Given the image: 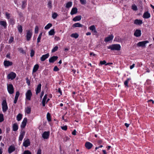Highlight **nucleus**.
Returning a JSON list of instances; mask_svg holds the SVG:
<instances>
[{"mask_svg":"<svg viewBox=\"0 0 154 154\" xmlns=\"http://www.w3.org/2000/svg\"><path fill=\"white\" fill-rule=\"evenodd\" d=\"M107 48L111 50L119 51L120 50L121 46L119 44H113L108 46Z\"/></svg>","mask_w":154,"mask_h":154,"instance_id":"f257e3e1","label":"nucleus"},{"mask_svg":"<svg viewBox=\"0 0 154 154\" xmlns=\"http://www.w3.org/2000/svg\"><path fill=\"white\" fill-rule=\"evenodd\" d=\"M2 110L4 112H6L8 109L7 103L6 100H3L2 103Z\"/></svg>","mask_w":154,"mask_h":154,"instance_id":"f03ea898","label":"nucleus"},{"mask_svg":"<svg viewBox=\"0 0 154 154\" xmlns=\"http://www.w3.org/2000/svg\"><path fill=\"white\" fill-rule=\"evenodd\" d=\"M149 43V41L147 40L140 42L137 43V47H141L142 48H145L146 46V44Z\"/></svg>","mask_w":154,"mask_h":154,"instance_id":"7ed1b4c3","label":"nucleus"},{"mask_svg":"<svg viewBox=\"0 0 154 154\" xmlns=\"http://www.w3.org/2000/svg\"><path fill=\"white\" fill-rule=\"evenodd\" d=\"M7 90L8 93L10 94H12L14 92V88L12 84H8Z\"/></svg>","mask_w":154,"mask_h":154,"instance_id":"20e7f679","label":"nucleus"},{"mask_svg":"<svg viewBox=\"0 0 154 154\" xmlns=\"http://www.w3.org/2000/svg\"><path fill=\"white\" fill-rule=\"evenodd\" d=\"M32 32L31 30H29L27 31L26 34V39L27 41H29L30 40L32 36Z\"/></svg>","mask_w":154,"mask_h":154,"instance_id":"39448f33","label":"nucleus"},{"mask_svg":"<svg viewBox=\"0 0 154 154\" xmlns=\"http://www.w3.org/2000/svg\"><path fill=\"white\" fill-rule=\"evenodd\" d=\"M32 95L31 90H28L25 94L26 99L29 100H30Z\"/></svg>","mask_w":154,"mask_h":154,"instance_id":"423d86ee","label":"nucleus"},{"mask_svg":"<svg viewBox=\"0 0 154 154\" xmlns=\"http://www.w3.org/2000/svg\"><path fill=\"white\" fill-rule=\"evenodd\" d=\"M16 75L15 73L11 72L8 75L7 77L8 79L13 80L15 78Z\"/></svg>","mask_w":154,"mask_h":154,"instance_id":"0eeeda50","label":"nucleus"},{"mask_svg":"<svg viewBox=\"0 0 154 154\" xmlns=\"http://www.w3.org/2000/svg\"><path fill=\"white\" fill-rule=\"evenodd\" d=\"M30 142L29 139H27L26 140H24V142L23 143V146L25 147H27L30 146Z\"/></svg>","mask_w":154,"mask_h":154,"instance_id":"6e6552de","label":"nucleus"},{"mask_svg":"<svg viewBox=\"0 0 154 154\" xmlns=\"http://www.w3.org/2000/svg\"><path fill=\"white\" fill-rule=\"evenodd\" d=\"M49 131H45L42 134V137L44 139H47L49 138Z\"/></svg>","mask_w":154,"mask_h":154,"instance_id":"1a4fd4ad","label":"nucleus"},{"mask_svg":"<svg viewBox=\"0 0 154 154\" xmlns=\"http://www.w3.org/2000/svg\"><path fill=\"white\" fill-rule=\"evenodd\" d=\"M13 64V63L12 62L9 60H5L4 62V65L5 67H8L11 66Z\"/></svg>","mask_w":154,"mask_h":154,"instance_id":"9d476101","label":"nucleus"},{"mask_svg":"<svg viewBox=\"0 0 154 154\" xmlns=\"http://www.w3.org/2000/svg\"><path fill=\"white\" fill-rule=\"evenodd\" d=\"M25 132L24 131L22 130L20 132L19 137V141H21L25 134Z\"/></svg>","mask_w":154,"mask_h":154,"instance_id":"9b49d317","label":"nucleus"},{"mask_svg":"<svg viewBox=\"0 0 154 154\" xmlns=\"http://www.w3.org/2000/svg\"><path fill=\"white\" fill-rule=\"evenodd\" d=\"M27 121V119L26 118H24L20 126L21 128H23L25 127L26 125Z\"/></svg>","mask_w":154,"mask_h":154,"instance_id":"f8f14e48","label":"nucleus"},{"mask_svg":"<svg viewBox=\"0 0 154 154\" xmlns=\"http://www.w3.org/2000/svg\"><path fill=\"white\" fill-rule=\"evenodd\" d=\"M58 57L57 56H53L50 57L49 59V62L50 63H54L58 59Z\"/></svg>","mask_w":154,"mask_h":154,"instance_id":"ddd939ff","label":"nucleus"},{"mask_svg":"<svg viewBox=\"0 0 154 154\" xmlns=\"http://www.w3.org/2000/svg\"><path fill=\"white\" fill-rule=\"evenodd\" d=\"M93 146V144L89 142H87L85 144V147L88 149H91Z\"/></svg>","mask_w":154,"mask_h":154,"instance_id":"4468645a","label":"nucleus"},{"mask_svg":"<svg viewBox=\"0 0 154 154\" xmlns=\"http://www.w3.org/2000/svg\"><path fill=\"white\" fill-rule=\"evenodd\" d=\"M141 35V31L140 29H136L134 33V35L136 37H139Z\"/></svg>","mask_w":154,"mask_h":154,"instance_id":"2eb2a0df","label":"nucleus"},{"mask_svg":"<svg viewBox=\"0 0 154 154\" xmlns=\"http://www.w3.org/2000/svg\"><path fill=\"white\" fill-rule=\"evenodd\" d=\"M49 56V54L47 53L46 54L43 55L40 58V60L42 61H45L46 59L48 58Z\"/></svg>","mask_w":154,"mask_h":154,"instance_id":"dca6fc26","label":"nucleus"},{"mask_svg":"<svg viewBox=\"0 0 154 154\" xmlns=\"http://www.w3.org/2000/svg\"><path fill=\"white\" fill-rule=\"evenodd\" d=\"M113 37L114 36L112 35H110L105 38L104 41L106 42H107L110 41L112 40L113 39Z\"/></svg>","mask_w":154,"mask_h":154,"instance_id":"f3484780","label":"nucleus"},{"mask_svg":"<svg viewBox=\"0 0 154 154\" xmlns=\"http://www.w3.org/2000/svg\"><path fill=\"white\" fill-rule=\"evenodd\" d=\"M15 150V148L14 146H10L8 149V152L9 153L11 154Z\"/></svg>","mask_w":154,"mask_h":154,"instance_id":"a211bd4d","label":"nucleus"},{"mask_svg":"<svg viewBox=\"0 0 154 154\" xmlns=\"http://www.w3.org/2000/svg\"><path fill=\"white\" fill-rule=\"evenodd\" d=\"M42 85L41 84H39L37 86L35 91L36 94L37 95L40 93L41 91Z\"/></svg>","mask_w":154,"mask_h":154,"instance_id":"6ab92c4d","label":"nucleus"},{"mask_svg":"<svg viewBox=\"0 0 154 154\" xmlns=\"http://www.w3.org/2000/svg\"><path fill=\"white\" fill-rule=\"evenodd\" d=\"M150 17V14L148 11L145 12L143 15V17L144 19H148Z\"/></svg>","mask_w":154,"mask_h":154,"instance_id":"aec40b11","label":"nucleus"},{"mask_svg":"<svg viewBox=\"0 0 154 154\" xmlns=\"http://www.w3.org/2000/svg\"><path fill=\"white\" fill-rule=\"evenodd\" d=\"M78 12V9L77 8H73L71 10V11L70 12V14L71 15H73L74 14H76Z\"/></svg>","mask_w":154,"mask_h":154,"instance_id":"412c9836","label":"nucleus"},{"mask_svg":"<svg viewBox=\"0 0 154 154\" xmlns=\"http://www.w3.org/2000/svg\"><path fill=\"white\" fill-rule=\"evenodd\" d=\"M0 25L3 26L4 29H6L7 26V23L5 21H0Z\"/></svg>","mask_w":154,"mask_h":154,"instance_id":"4be33fe9","label":"nucleus"},{"mask_svg":"<svg viewBox=\"0 0 154 154\" xmlns=\"http://www.w3.org/2000/svg\"><path fill=\"white\" fill-rule=\"evenodd\" d=\"M143 23L142 21L140 20L136 19L134 20V24L137 25H140Z\"/></svg>","mask_w":154,"mask_h":154,"instance_id":"5701e85b","label":"nucleus"},{"mask_svg":"<svg viewBox=\"0 0 154 154\" xmlns=\"http://www.w3.org/2000/svg\"><path fill=\"white\" fill-rule=\"evenodd\" d=\"M39 67V65L38 64H36L34 65L33 67L32 70V73L36 72L38 70Z\"/></svg>","mask_w":154,"mask_h":154,"instance_id":"b1692460","label":"nucleus"},{"mask_svg":"<svg viewBox=\"0 0 154 154\" xmlns=\"http://www.w3.org/2000/svg\"><path fill=\"white\" fill-rule=\"evenodd\" d=\"M81 19V16L80 15H79L75 16L73 19L72 20L76 22L80 20Z\"/></svg>","mask_w":154,"mask_h":154,"instance_id":"393cba45","label":"nucleus"},{"mask_svg":"<svg viewBox=\"0 0 154 154\" xmlns=\"http://www.w3.org/2000/svg\"><path fill=\"white\" fill-rule=\"evenodd\" d=\"M12 128L13 130L14 131H16L18 129V126L17 123H15L13 124Z\"/></svg>","mask_w":154,"mask_h":154,"instance_id":"a878e982","label":"nucleus"},{"mask_svg":"<svg viewBox=\"0 0 154 154\" xmlns=\"http://www.w3.org/2000/svg\"><path fill=\"white\" fill-rule=\"evenodd\" d=\"M31 108L30 106H28L25 109V112L27 114H29L30 113Z\"/></svg>","mask_w":154,"mask_h":154,"instance_id":"bb28decb","label":"nucleus"},{"mask_svg":"<svg viewBox=\"0 0 154 154\" xmlns=\"http://www.w3.org/2000/svg\"><path fill=\"white\" fill-rule=\"evenodd\" d=\"M83 25L80 24L79 23H75L72 25V27H73L75 28L76 27H82L83 26Z\"/></svg>","mask_w":154,"mask_h":154,"instance_id":"cd10ccee","label":"nucleus"},{"mask_svg":"<svg viewBox=\"0 0 154 154\" xmlns=\"http://www.w3.org/2000/svg\"><path fill=\"white\" fill-rule=\"evenodd\" d=\"M22 115L19 113L18 114L17 116V120L19 121H20L22 119Z\"/></svg>","mask_w":154,"mask_h":154,"instance_id":"c85d7f7f","label":"nucleus"},{"mask_svg":"<svg viewBox=\"0 0 154 154\" xmlns=\"http://www.w3.org/2000/svg\"><path fill=\"white\" fill-rule=\"evenodd\" d=\"M131 80V79L130 78H128L127 80L125 81L124 82V85L125 87H128V82L129 81Z\"/></svg>","mask_w":154,"mask_h":154,"instance_id":"c756f323","label":"nucleus"},{"mask_svg":"<svg viewBox=\"0 0 154 154\" xmlns=\"http://www.w3.org/2000/svg\"><path fill=\"white\" fill-rule=\"evenodd\" d=\"M72 5V2H67L66 5V8H69Z\"/></svg>","mask_w":154,"mask_h":154,"instance_id":"7c9ffc66","label":"nucleus"},{"mask_svg":"<svg viewBox=\"0 0 154 154\" xmlns=\"http://www.w3.org/2000/svg\"><path fill=\"white\" fill-rule=\"evenodd\" d=\"M55 34L54 29H51L49 32L48 34L50 35H54Z\"/></svg>","mask_w":154,"mask_h":154,"instance_id":"2f4dec72","label":"nucleus"},{"mask_svg":"<svg viewBox=\"0 0 154 154\" xmlns=\"http://www.w3.org/2000/svg\"><path fill=\"white\" fill-rule=\"evenodd\" d=\"M17 28L18 29V32L21 33L23 32L22 26L21 25H18L17 26Z\"/></svg>","mask_w":154,"mask_h":154,"instance_id":"473e14b6","label":"nucleus"},{"mask_svg":"<svg viewBox=\"0 0 154 154\" xmlns=\"http://www.w3.org/2000/svg\"><path fill=\"white\" fill-rule=\"evenodd\" d=\"M18 50L20 53H22V54H25L26 53V52L23 50L22 48H18Z\"/></svg>","mask_w":154,"mask_h":154,"instance_id":"72a5a7b5","label":"nucleus"},{"mask_svg":"<svg viewBox=\"0 0 154 154\" xmlns=\"http://www.w3.org/2000/svg\"><path fill=\"white\" fill-rule=\"evenodd\" d=\"M9 22L12 25H14L15 23V20L13 18H11L9 20Z\"/></svg>","mask_w":154,"mask_h":154,"instance_id":"f704fd0d","label":"nucleus"},{"mask_svg":"<svg viewBox=\"0 0 154 154\" xmlns=\"http://www.w3.org/2000/svg\"><path fill=\"white\" fill-rule=\"evenodd\" d=\"M79 36V35L77 33H73L71 35V36L72 37L74 38H77Z\"/></svg>","mask_w":154,"mask_h":154,"instance_id":"c9c22d12","label":"nucleus"},{"mask_svg":"<svg viewBox=\"0 0 154 154\" xmlns=\"http://www.w3.org/2000/svg\"><path fill=\"white\" fill-rule=\"evenodd\" d=\"M52 26V24L51 23H48L45 27V29H49Z\"/></svg>","mask_w":154,"mask_h":154,"instance_id":"e433bc0d","label":"nucleus"},{"mask_svg":"<svg viewBox=\"0 0 154 154\" xmlns=\"http://www.w3.org/2000/svg\"><path fill=\"white\" fill-rule=\"evenodd\" d=\"M26 5V2L25 1H22V7L23 9L25 8Z\"/></svg>","mask_w":154,"mask_h":154,"instance_id":"4c0bfd02","label":"nucleus"},{"mask_svg":"<svg viewBox=\"0 0 154 154\" xmlns=\"http://www.w3.org/2000/svg\"><path fill=\"white\" fill-rule=\"evenodd\" d=\"M47 118L48 121V122H50L51 121V116L50 113L48 112L47 115Z\"/></svg>","mask_w":154,"mask_h":154,"instance_id":"58836bf2","label":"nucleus"},{"mask_svg":"<svg viewBox=\"0 0 154 154\" xmlns=\"http://www.w3.org/2000/svg\"><path fill=\"white\" fill-rule=\"evenodd\" d=\"M52 2L51 1H49L48 2V7L49 8H52Z\"/></svg>","mask_w":154,"mask_h":154,"instance_id":"ea45409f","label":"nucleus"},{"mask_svg":"<svg viewBox=\"0 0 154 154\" xmlns=\"http://www.w3.org/2000/svg\"><path fill=\"white\" fill-rule=\"evenodd\" d=\"M132 9L134 11H136L137 10V8L136 5H133L131 6Z\"/></svg>","mask_w":154,"mask_h":154,"instance_id":"a19ab883","label":"nucleus"},{"mask_svg":"<svg viewBox=\"0 0 154 154\" xmlns=\"http://www.w3.org/2000/svg\"><path fill=\"white\" fill-rule=\"evenodd\" d=\"M106 62L105 60H103V61H100V64L101 65H104L105 64V65H108L109 64V63H106Z\"/></svg>","mask_w":154,"mask_h":154,"instance_id":"79ce46f5","label":"nucleus"},{"mask_svg":"<svg viewBox=\"0 0 154 154\" xmlns=\"http://www.w3.org/2000/svg\"><path fill=\"white\" fill-rule=\"evenodd\" d=\"M4 120L3 115L2 113L0 114V122H3Z\"/></svg>","mask_w":154,"mask_h":154,"instance_id":"37998d69","label":"nucleus"},{"mask_svg":"<svg viewBox=\"0 0 154 154\" xmlns=\"http://www.w3.org/2000/svg\"><path fill=\"white\" fill-rule=\"evenodd\" d=\"M58 47L57 46H55V47L54 48L52 49L51 51V52L52 53L56 51H57L58 49Z\"/></svg>","mask_w":154,"mask_h":154,"instance_id":"c03bdc74","label":"nucleus"},{"mask_svg":"<svg viewBox=\"0 0 154 154\" xmlns=\"http://www.w3.org/2000/svg\"><path fill=\"white\" fill-rule=\"evenodd\" d=\"M5 16L6 17V18H7L8 20H9L10 17V14L9 13L6 12L5 13Z\"/></svg>","mask_w":154,"mask_h":154,"instance_id":"a18cd8bd","label":"nucleus"},{"mask_svg":"<svg viewBox=\"0 0 154 154\" xmlns=\"http://www.w3.org/2000/svg\"><path fill=\"white\" fill-rule=\"evenodd\" d=\"M35 54V51L33 50H31V52L30 53V56L31 57H33Z\"/></svg>","mask_w":154,"mask_h":154,"instance_id":"49530a36","label":"nucleus"},{"mask_svg":"<svg viewBox=\"0 0 154 154\" xmlns=\"http://www.w3.org/2000/svg\"><path fill=\"white\" fill-rule=\"evenodd\" d=\"M57 16V14L56 13H54L52 15V17L54 19H55Z\"/></svg>","mask_w":154,"mask_h":154,"instance_id":"de8ad7c7","label":"nucleus"},{"mask_svg":"<svg viewBox=\"0 0 154 154\" xmlns=\"http://www.w3.org/2000/svg\"><path fill=\"white\" fill-rule=\"evenodd\" d=\"M89 28L90 30L92 31L93 30H94V29H95V27L94 25H92L89 27Z\"/></svg>","mask_w":154,"mask_h":154,"instance_id":"09e8293b","label":"nucleus"},{"mask_svg":"<svg viewBox=\"0 0 154 154\" xmlns=\"http://www.w3.org/2000/svg\"><path fill=\"white\" fill-rule=\"evenodd\" d=\"M20 95V92L19 91H17L16 92V95L15 98L18 99Z\"/></svg>","mask_w":154,"mask_h":154,"instance_id":"8fccbe9b","label":"nucleus"},{"mask_svg":"<svg viewBox=\"0 0 154 154\" xmlns=\"http://www.w3.org/2000/svg\"><path fill=\"white\" fill-rule=\"evenodd\" d=\"M59 69L58 68V67H57V66H55L54 68V69H53V70L54 71H56V72H57V71H59Z\"/></svg>","mask_w":154,"mask_h":154,"instance_id":"3c124183","label":"nucleus"},{"mask_svg":"<svg viewBox=\"0 0 154 154\" xmlns=\"http://www.w3.org/2000/svg\"><path fill=\"white\" fill-rule=\"evenodd\" d=\"M38 27L37 26H35V33H38Z\"/></svg>","mask_w":154,"mask_h":154,"instance_id":"603ef678","label":"nucleus"},{"mask_svg":"<svg viewBox=\"0 0 154 154\" xmlns=\"http://www.w3.org/2000/svg\"><path fill=\"white\" fill-rule=\"evenodd\" d=\"M14 38L13 37H11L9 40V43H11L14 41Z\"/></svg>","mask_w":154,"mask_h":154,"instance_id":"864d4df0","label":"nucleus"},{"mask_svg":"<svg viewBox=\"0 0 154 154\" xmlns=\"http://www.w3.org/2000/svg\"><path fill=\"white\" fill-rule=\"evenodd\" d=\"M61 128L62 130L64 131H66L67 130V126L65 125L61 127Z\"/></svg>","mask_w":154,"mask_h":154,"instance_id":"5fc2aeb1","label":"nucleus"},{"mask_svg":"<svg viewBox=\"0 0 154 154\" xmlns=\"http://www.w3.org/2000/svg\"><path fill=\"white\" fill-rule=\"evenodd\" d=\"M23 154H31V153L29 150H27L24 151Z\"/></svg>","mask_w":154,"mask_h":154,"instance_id":"6e6d98bb","label":"nucleus"},{"mask_svg":"<svg viewBox=\"0 0 154 154\" xmlns=\"http://www.w3.org/2000/svg\"><path fill=\"white\" fill-rule=\"evenodd\" d=\"M80 2L81 4L85 5L86 4V1L85 0H80Z\"/></svg>","mask_w":154,"mask_h":154,"instance_id":"4d7b16f0","label":"nucleus"},{"mask_svg":"<svg viewBox=\"0 0 154 154\" xmlns=\"http://www.w3.org/2000/svg\"><path fill=\"white\" fill-rule=\"evenodd\" d=\"M47 94H45L44 95V97H43V99L42 100L46 101V100L47 99Z\"/></svg>","mask_w":154,"mask_h":154,"instance_id":"13d9d810","label":"nucleus"},{"mask_svg":"<svg viewBox=\"0 0 154 154\" xmlns=\"http://www.w3.org/2000/svg\"><path fill=\"white\" fill-rule=\"evenodd\" d=\"M76 131L75 130H74L72 132V134L73 135H75L76 134Z\"/></svg>","mask_w":154,"mask_h":154,"instance_id":"bf43d9fd","label":"nucleus"},{"mask_svg":"<svg viewBox=\"0 0 154 154\" xmlns=\"http://www.w3.org/2000/svg\"><path fill=\"white\" fill-rule=\"evenodd\" d=\"M37 154H41V149H38Z\"/></svg>","mask_w":154,"mask_h":154,"instance_id":"052dcab7","label":"nucleus"},{"mask_svg":"<svg viewBox=\"0 0 154 154\" xmlns=\"http://www.w3.org/2000/svg\"><path fill=\"white\" fill-rule=\"evenodd\" d=\"M44 91H42V92H41V94H40V98H42V97H43V96L44 94Z\"/></svg>","mask_w":154,"mask_h":154,"instance_id":"680f3d73","label":"nucleus"},{"mask_svg":"<svg viewBox=\"0 0 154 154\" xmlns=\"http://www.w3.org/2000/svg\"><path fill=\"white\" fill-rule=\"evenodd\" d=\"M54 39L56 41H58L60 39V38L59 37L55 36L54 37Z\"/></svg>","mask_w":154,"mask_h":154,"instance_id":"e2e57ef3","label":"nucleus"},{"mask_svg":"<svg viewBox=\"0 0 154 154\" xmlns=\"http://www.w3.org/2000/svg\"><path fill=\"white\" fill-rule=\"evenodd\" d=\"M41 37L38 36V38H37V43H38L39 42H40V40H41Z\"/></svg>","mask_w":154,"mask_h":154,"instance_id":"0e129e2a","label":"nucleus"},{"mask_svg":"<svg viewBox=\"0 0 154 154\" xmlns=\"http://www.w3.org/2000/svg\"><path fill=\"white\" fill-rule=\"evenodd\" d=\"M26 83L28 85H29L30 84V82L29 80L28 79V78H27L26 79Z\"/></svg>","mask_w":154,"mask_h":154,"instance_id":"69168bd1","label":"nucleus"},{"mask_svg":"<svg viewBox=\"0 0 154 154\" xmlns=\"http://www.w3.org/2000/svg\"><path fill=\"white\" fill-rule=\"evenodd\" d=\"M134 66L135 64L134 63L132 65L130 66V69H132L134 67Z\"/></svg>","mask_w":154,"mask_h":154,"instance_id":"338daca9","label":"nucleus"},{"mask_svg":"<svg viewBox=\"0 0 154 154\" xmlns=\"http://www.w3.org/2000/svg\"><path fill=\"white\" fill-rule=\"evenodd\" d=\"M58 92L60 94V95H61L62 94V92L61 90V89L60 88H59L58 90Z\"/></svg>","mask_w":154,"mask_h":154,"instance_id":"774afa93","label":"nucleus"}]
</instances>
